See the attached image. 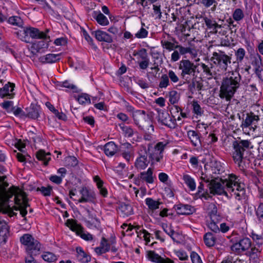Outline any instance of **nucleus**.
Masks as SVG:
<instances>
[{
  "mask_svg": "<svg viewBox=\"0 0 263 263\" xmlns=\"http://www.w3.org/2000/svg\"><path fill=\"white\" fill-rule=\"evenodd\" d=\"M147 258L151 261L155 263H174V261L167 257H162L154 251L147 252Z\"/></svg>",
  "mask_w": 263,
  "mask_h": 263,
  "instance_id": "412c9836",
  "label": "nucleus"
},
{
  "mask_svg": "<svg viewBox=\"0 0 263 263\" xmlns=\"http://www.w3.org/2000/svg\"><path fill=\"white\" fill-rule=\"evenodd\" d=\"M168 79H170L172 83H176L179 81V78L175 73L174 71L172 70H170L168 71L167 73Z\"/></svg>",
  "mask_w": 263,
  "mask_h": 263,
  "instance_id": "69168bd1",
  "label": "nucleus"
},
{
  "mask_svg": "<svg viewBox=\"0 0 263 263\" xmlns=\"http://www.w3.org/2000/svg\"><path fill=\"white\" fill-rule=\"evenodd\" d=\"M119 126L122 130L124 137L130 138L134 136L136 132L131 126H127L124 123H120Z\"/></svg>",
  "mask_w": 263,
  "mask_h": 263,
  "instance_id": "e433bc0d",
  "label": "nucleus"
},
{
  "mask_svg": "<svg viewBox=\"0 0 263 263\" xmlns=\"http://www.w3.org/2000/svg\"><path fill=\"white\" fill-rule=\"evenodd\" d=\"M187 135L194 146H201V138L200 134L195 130H190L187 132Z\"/></svg>",
  "mask_w": 263,
  "mask_h": 263,
  "instance_id": "b1692460",
  "label": "nucleus"
},
{
  "mask_svg": "<svg viewBox=\"0 0 263 263\" xmlns=\"http://www.w3.org/2000/svg\"><path fill=\"white\" fill-rule=\"evenodd\" d=\"M170 85V82L167 75L166 74H162L160 79L159 87L161 89L166 88Z\"/></svg>",
  "mask_w": 263,
  "mask_h": 263,
  "instance_id": "8fccbe9b",
  "label": "nucleus"
},
{
  "mask_svg": "<svg viewBox=\"0 0 263 263\" xmlns=\"http://www.w3.org/2000/svg\"><path fill=\"white\" fill-rule=\"evenodd\" d=\"M5 176H0V211L5 212V210L8 208L9 199L14 196L15 203L17 205L15 210H19L23 217L25 216L27 213L26 208L29 206L26 194L14 186L7 190L6 187L8 186V183L5 181Z\"/></svg>",
  "mask_w": 263,
  "mask_h": 263,
  "instance_id": "f257e3e1",
  "label": "nucleus"
},
{
  "mask_svg": "<svg viewBox=\"0 0 263 263\" xmlns=\"http://www.w3.org/2000/svg\"><path fill=\"white\" fill-rule=\"evenodd\" d=\"M211 61L218 67V71L225 73L227 71L228 64L231 63V57L225 54L223 51L214 52Z\"/></svg>",
  "mask_w": 263,
  "mask_h": 263,
  "instance_id": "0eeeda50",
  "label": "nucleus"
},
{
  "mask_svg": "<svg viewBox=\"0 0 263 263\" xmlns=\"http://www.w3.org/2000/svg\"><path fill=\"white\" fill-rule=\"evenodd\" d=\"M119 151L121 155L126 161L129 162L134 154L133 147L131 144L128 142L122 144Z\"/></svg>",
  "mask_w": 263,
  "mask_h": 263,
  "instance_id": "dca6fc26",
  "label": "nucleus"
},
{
  "mask_svg": "<svg viewBox=\"0 0 263 263\" xmlns=\"http://www.w3.org/2000/svg\"><path fill=\"white\" fill-rule=\"evenodd\" d=\"M77 260L81 263H87L90 261L91 257L80 247L76 249Z\"/></svg>",
  "mask_w": 263,
  "mask_h": 263,
  "instance_id": "393cba45",
  "label": "nucleus"
},
{
  "mask_svg": "<svg viewBox=\"0 0 263 263\" xmlns=\"http://www.w3.org/2000/svg\"><path fill=\"white\" fill-rule=\"evenodd\" d=\"M162 228L163 231L172 239L174 241H177V238L178 233L175 232L171 226L166 223H162Z\"/></svg>",
  "mask_w": 263,
  "mask_h": 263,
  "instance_id": "c9c22d12",
  "label": "nucleus"
},
{
  "mask_svg": "<svg viewBox=\"0 0 263 263\" xmlns=\"http://www.w3.org/2000/svg\"><path fill=\"white\" fill-rule=\"evenodd\" d=\"M148 31L141 27L140 30L135 34V37L138 39H144L146 38L148 35Z\"/></svg>",
  "mask_w": 263,
  "mask_h": 263,
  "instance_id": "e2e57ef3",
  "label": "nucleus"
},
{
  "mask_svg": "<svg viewBox=\"0 0 263 263\" xmlns=\"http://www.w3.org/2000/svg\"><path fill=\"white\" fill-rule=\"evenodd\" d=\"M169 102L174 105L177 104L180 99V94L176 90H171L167 95Z\"/></svg>",
  "mask_w": 263,
  "mask_h": 263,
  "instance_id": "ea45409f",
  "label": "nucleus"
},
{
  "mask_svg": "<svg viewBox=\"0 0 263 263\" xmlns=\"http://www.w3.org/2000/svg\"><path fill=\"white\" fill-rule=\"evenodd\" d=\"M253 240L256 243L258 247H260L263 244V236L257 234L254 232L251 233L250 235Z\"/></svg>",
  "mask_w": 263,
  "mask_h": 263,
  "instance_id": "5fc2aeb1",
  "label": "nucleus"
},
{
  "mask_svg": "<svg viewBox=\"0 0 263 263\" xmlns=\"http://www.w3.org/2000/svg\"><path fill=\"white\" fill-rule=\"evenodd\" d=\"M198 65L195 64L189 60H182L180 61L179 69L181 70L180 76L183 79L188 78V76H195Z\"/></svg>",
  "mask_w": 263,
  "mask_h": 263,
  "instance_id": "1a4fd4ad",
  "label": "nucleus"
},
{
  "mask_svg": "<svg viewBox=\"0 0 263 263\" xmlns=\"http://www.w3.org/2000/svg\"><path fill=\"white\" fill-rule=\"evenodd\" d=\"M252 242L250 238L244 237L231 246V250L234 253L240 254L248 250L251 247Z\"/></svg>",
  "mask_w": 263,
  "mask_h": 263,
  "instance_id": "4468645a",
  "label": "nucleus"
},
{
  "mask_svg": "<svg viewBox=\"0 0 263 263\" xmlns=\"http://www.w3.org/2000/svg\"><path fill=\"white\" fill-rule=\"evenodd\" d=\"M251 143L249 140L235 141L233 143V151L232 157L235 164L241 169H244L245 163L248 155L250 148H252Z\"/></svg>",
  "mask_w": 263,
  "mask_h": 263,
  "instance_id": "20e7f679",
  "label": "nucleus"
},
{
  "mask_svg": "<svg viewBox=\"0 0 263 263\" xmlns=\"http://www.w3.org/2000/svg\"><path fill=\"white\" fill-rule=\"evenodd\" d=\"M259 120L258 116L253 113L248 114L241 124V127L245 132L250 134L251 131L254 132L257 127V124Z\"/></svg>",
  "mask_w": 263,
  "mask_h": 263,
  "instance_id": "9b49d317",
  "label": "nucleus"
},
{
  "mask_svg": "<svg viewBox=\"0 0 263 263\" xmlns=\"http://www.w3.org/2000/svg\"><path fill=\"white\" fill-rule=\"evenodd\" d=\"M174 209L178 215H190L195 212L194 208L189 204L174 205Z\"/></svg>",
  "mask_w": 263,
  "mask_h": 263,
  "instance_id": "5701e85b",
  "label": "nucleus"
},
{
  "mask_svg": "<svg viewBox=\"0 0 263 263\" xmlns=\"http://www.w3.org/2000/svg\"><path fill=\"white\" fill-rule=\"evenodd\" d=\"M167 144L166 142H159L154 147L152 143L147 145V154L149 158L156 162H160L163 157V152Z\"/></svg>",
  "mask_w": 263,
  "mask_h": 263,
  "instance_id": "6e6552de",
  "label": "nucleus"
},
{
  "mask_svg": "<svg viewBox=\"0 0 263 263\" xmlns=\"http://www.w3.org/2000/svg\"><path fill=\"white\" fill-rule=\"evenodd\" d=\"M134 55L138 57L139 61H144L149 59L146 50L142 48L134 54Z\"/></svg>",
  "mask_w": 263,
  "mask_h": 263,
  "instance_id": "4d7b16f0",
  "label": "nucleus"
},
{
  "mask_svg": "<svg viewBox=\"0 0 263 263\" xmlns=\"http://www.w3.org/2000/svg\"><path fill=\"white\" fill-rule=\"evenodd\" d=\"M177 42L175 39L171 38L170 40L163 39L161 41V44L163 49H165L168 51L174 50L175 49H177L178 45Z\"/></svg>",
  "mask_w": 263,
  "mask_h": 263,
  "instance_id": "c85d7f7f",
  "label": "nucleus"
},
{
  "mask_svg": "<svg viewBox=\"0 0 263 263\" xmlns=\"http://www.w3.org/2000/svg\"><path fill=\"white\" fill-rule=\"evenodd\" d=\"M184 182L191 191H194L196 189V184L195 179L190 175L184 174L182 177Z\"/></svg>",
  "mask_w": 263,
  "mask_h": 263,
  "instance_id": "f704fd0d",
  "label": "nucleus"
},
{
  "mask_svg": "<svg viewBox=\"0 0 263 263\" xmlns=\"http://www.w3.org/2000/svg\"><path fill=\"white\" fill-rule=\"evenodd\" d=\"M203 20L207 28L211 30V32L214 34L219 33L221 35L224 34L223 32L221 33L220 31H218L219 29H221L222 28V26L217 24L215 20L204 17L203 18Z\"/></svg>",
  "mask_w": 263,
  "mask_h": 263,
  "instance_id": "aec40b11",
  "label": "nucleus"
},
{
  "mask_svg": "<svg viewBox=\"0 0 263 263\" xmlns=\"http://www.w3.org/2000/svg\"><path fill=\"white\" fill-rule=\"evenodd\" d=\"M119 210L123 217H128L134 213L132 206L128 204L124 203H122L120 204Z\"/></svg>",
  "mask_w": 263,
  "mask_h": 263,
  "instance_id": "4c0bfd02",
  "label": "nucleus"
},
{
  "mask_svg": "<svg viewBox=\"0 0 263 263\" xmlns=\"http://www.w3.org/2000/svg\"><path fill=\"white\" fill-rule=\"evenodd\" d=\"M8 23L13 26L23 28L24 22L21 17L18 16H12L8 20Z\"/></svg>",
  "mask_w": 263,
  "mask_h": 263,
  "instance_id": "a19ab883",
  "label": "nucleus"
},
{
  "mask_svg": "<svg viewBox=\"0 0 263 263\" xmlns=\"http://www.w3.org/2000/svg\"><path fill=\"white\" fill-rule=\"evenodd\" d=\"M66 165L72 167L75 166L78 164V160L74 156L67 157L65 159Z\"/></svg>",
  "mask_w": 263,
  "mask_h": 263,
  "instance_id": "0e129e2a",
  "label": "nucleus"
},
{
  "mask_svg": "<svg viewBox=\"0 0 263 263\" xmlns=\"http://www.w3.org/2000/svg\"><path fill=\"white\" fill-rule=\"evenodd\" d=\"M79 104L82 105H86L90 104V99L89 96L87 93H82L79 95L77 97H74Z\"/></svg>",
  "mask_w": 263,
  "mask_h": 263,
  "instance_id": "79ce46f5",
  "label": "nucleus"
},
{
  "mask_svg": "<svg viewBox=\"0 0 263 263\" xmlns=\"http://www.w3.org/2000/svg\"><path fill=\"white\" fill-rule=\"evenodd\" d=\"M209 208L211 209V211L209 212V216L210 219L218 220V216L217 214V209L214 204H210L209 205Z\"/></svg>",
  "mask_w": 263,
  "mask_h": 263,
  "instance_id": "13d9d810",
  "label": "nucleus"
},
{
  "mask_svg": "<svg viewBox=\"0 0 263 263\" xmlns=\"http://www.w3.org/2000/svg\"><path fill=\"white\" fill-rule=\"evenodd\" d=\"M261 56L257 53L254 55L252 59V65L255 68H258L261 66Z\"/></svg>",
  "mask_w": 263,
  "mask_h": 263,
  "instance_id": "6e6d98bb",
  "label": "nucleus"
},
{
  "mask_svg": "<svg viewBox=\"0 0 263 263\" xmlns=\"http://www.w3.org/2000/svg\"><path fill=\"white\" fill-rule=\"evenodd\" d=\"M132 117L134 123L138 128L143 124V122L149 117V115L143 110H136V111L133 112Z\"/></svg>",
  "mask_w": 263,
  "mask_h": 263,
  "instance_id": "f3484780",
  "label": "nucleus"
},
{
  "mask_svg": "<svg viewBox=\"0 0 263 263\" xmlns=\"http://www.w3.org/2000/svg\"><path fill=\"white\" fill-rule=\"evenodd\" d=\"M21 244L23 246L27 254L39 255L42 248V245L39 241L35 239L29 234H25L20 238Z\"/></svg>",
  "mask_w": 263,
  "mask_h": 263,
  "instance_id": "423d86ee",
  "label": "nucleus"
},
{
  "mask_svg": "<svg viewBox=\"0 0 263 263\" xmlns=\"http://www.w3.org/2000/svg\"><path fill=\"white\" fill-rule=\"evenodd\" d=\"M260 247H253L251 248L250 251L248 252V255L251 259H253L255 262H256L260 256L261 250Z\"/></svg>",
  "mask_w": 263,
  "mask_h": 263,
  "instance_id": "37998d69",
  "label": "nucleus"
},
{
  "mask_svg": "<svg viewBox=\"0 0 263 263\" xmlns=\"http://www.w3.org/2000/svg\"><path fill=\"white\" fill-rule=\"evenodd\" d=\"M197 194L200 197L204 198L205 199L207 198L208 194L206 192L204 191V184L202 182H200L199 183Z\"/></svg>",
  "mask_w": 263,
  "mask_h": 263,
  "instance_id": "680f3d73",
  "label": "nucleus"
},
{
  "mask_svg": "<svg viewBox=\"0 0 263 263\" xmlns=\"http://www.w3.org/2000/svg\"><path fill=\"white\" fill-rule=\"evenodd\" d=\"M201 3L205 8H206L213 6V7H212L211 8V10L212 12H214L216 10V6L217 5L216 0H201Z\"/></svg>",
  "mask_w": 263,
  "mask_h": 263,
  "instance_id": "de8ad7c7",
  "label": "nucleus"
},
{
  "mask_svg": "<svg viewBox=\"0 0 263 263\" xmlns=\"http://www.w3.org/2000/svg\"><path fill=\"white\" fill-rule=\"evenodd\" d=\"M203 239L206 247H212L218 242L216 235L212 232H207L203 235Z\"/></svg>",
  "mask_w": 263,
  "mask_h": 263,
  "instance_id": "bb28decb",
  "label": "nucleus"
},
{
  "mask_svg": "<svg viewBox=\"0 0 263 263\" xmlns=\"http://www.w3.org/2000/svg\"><path fill=\"white\" fill-rule=\"evenodd\" d=\"M139 156L135 162V166L137 170H143L148 166L149 161L147 159V150L145 146H141Z\"/></svg>",
  "mask_w": 263,
  "mask_h": 263,
  "instance_id": "f8f14e48",
  "label": "nucleus"
},
{
  "mask_svg": "<svg viewBox=\"0 0 263 263\" xmlns=\"http://www.w3.org/2000/svg\"><path fill=\"white\" fill-rule=\"evenodd\" d=\"M49 153H46L43 150H40L36 153V158L39 160L43 161L44 164L47 165L50 160Z\"/></svg>",
  "mask_w": 263,
  "mask_h": 263,
  "instance_id": "58836bf2",
  "label": "nucleus"
},
{
  "mask_svg": "<svg viewBox=\"0 0 263 263\" xmlns=\"http://www.w3.org/2000/svg\"><path fill=\"white\" fill-rule=\"evenodd\" d=\"M218 220L210 219L207 221L208 228L215 233L219 232V227L217 223Z\"/></svg>",
  "mask_w": 263,
  "mask_h": 263,
  "instance_id": "49530a36",
  "label": "nucleus"
},
{
  "mask_svg": "<svg viewBox=\"0 0 263 263\" xmlns=\"http://www.w3.org/2000/svg\"><path fill=\"white\" fill-rule=\"evenodd\" d=\"M222 183L212 180L210 189L214 194H226L228 192L231 197L238 200L243 198L245 196L244 184L239 182L238 177L233 174L229 175L228 179L221 180Z\"/></svg>",
  "mask_w": 263,
  "mask_h": 263,
  "instance_id": "f03ea898",
  "label": "nucleus"
},
{
  "mask_svg": "<svg viewBox=\"0 0 263 263\" xmlns=\"http://www.w3.org/2000/svg\"><path fill=\"white\" fill-rule=\"evenodd\" d=\"M118 149L117 145L112 141L107 143L104 147V152L107 156H112L117 153Z\"/></svg>",
  "mask_w": 263,
  "mask_h": 263,
  "instance_id": "72a5a7b5",
  "label": "nucleus"
},
{
  "mask_svg": "<svg viewBox=\"0 0 263 263\" xmlns=\"http://www.w3.org/2000/svg\"><path fill=\"white\" fill-rule=\"evenodd\" d=\"M145 203L148 207V213L152 216L158 215L156 210L159 208V206L162 204L158 200H154L152 198H147L145 200Z\"/></svg>",
  "mask_w": 263,
  "mask_h": 263,
  "instance_id": "6ab92c4d",
  "label": "nucleus"
},
{
  "mask_svg": "<svg viewBox=\"0 0 263 263\" xmlns=\"http://www.w3.org/2000/svg\"><path fill=\"white\" fill-rule=\"evenodd\" d=\"M81 198L78 200L79 203H95L96 199L95 192L86 187H83L80 190Z\"/></svg>",
  "mask_w": 263,
  "mask_h": 263,
  "instance_id": "2eb2a0df",
  "label": "nucleus"
},
{
  "mask_svg": "<svg viewBox=\"0 0 263 263\" xmlns=\"http://www.w3.org/2000/svg\"><path fill=\"white\" fill-rule=\"evenodd\" d=\"M49 29L45 32L41 31L39 29L32 27H24L22 30L17 31L16 34L17 37L22 41L30 43V38L34 39H49L47 34Z\"/></svg>",
  "mask_w": 263,
  "mask_h": 263,
  "instance_id": "39448f33",
  "label": "nucleus"
},
{
  "mask_svg": "<svg viewBox=\"0 0 263 263\" xmlns=\"http://www.w3.org/2000/svg\"><path fill=\"white\" fill-rule=\"evenodd\" d=\"M192 263H203L200 256L195 252H192L190 255Z\"/></svg>",
  "mask_w": 263,
  "mask_h": 263,
  "instance_id": "338daca9",
  "label": "nucleus"
},
{
  "mask_svg": "<svg viewBox=\"0 0 263 263\" xmlns=\"http://www.w3.org/2000/svg\"><path fill=\"white\" fill-rule=\"evenodd\" d=\"M91 16L100 25L106 26L109 24V21L107 17L99 11H93Z\"/></svg>",
  "mask_w": 263,
  "mask_h": 263,
  "instance_id": "cd10ccee",
  "label": "nucleus"
},
{
  "mask_svg": "<svg viewBox=\"0 0 263 263\" xmlns=\"http://www.w3.org/2000/svg\"><path fill=\"white\" fill-rule=\"evenodd\" d=\"M42 258L48 262H54L57 259V256L53 253L46 252L42 255Z\"/></svg>",
  "mask_w": 263,
  "mask_h": 263,
  "instance_id": "603ef678",
  "label": "nucleus"
},
{
  "mask_svg": "<svg viewBox=\"0 0 263 263\" xmlns=\"http://www.w3.org/2000/svg\"><path fill=\"white\" fill-rule=\"evenodd\" d=\"M245 55L246 51L242 48H239L236 51H235V55L236 57V61L237 62V63L242 62Z\"/></svg>",
  "mask_w": 263,
  "mask_h": 263,
  "instance_id": "3c124183",
  "label": "nucleus"
},
{
  "mask_svg": "<svg viewBox=\"0 0 263 263\" xmlns=\"http://www.w3.org/2000/svg\"><path fill=\"white\" fill-rule=\"evenodd\" d=\"M177 47L181 55L189 53L193 59L196 58L197 56V51L194 48L191 47H183L181 45H178Z\"/></svg>",
  "mask_w": 263,
  "mask_h": 263,
  "instance_id": "2f4dec72",
  "label": "nucleus"
},
{
  "mask_svg": "<svg viewBox=\"0 0 263 263\" xmlns=\"http://www.w3.org/2000/svg\"><path fill=\"white\" fill-rule=\"evenodd\" d=\"M140 181L146 184H153L156 179L154 175L153 169L149 167L146 171L141 172L138 175Z\"/></svg>",
  "mask_w": 263,
  "mask_h": 263,
  "instance_id": "a211bd4d",
  "label": "nucleus"
},
{
  "mask_svg": "<svg viewBox=\"0 0 263 263\" xmlns=\"http://www.w3.org/2000/svg\"><path fill=\"white\" fill-rule=\"evenodd\" d=\"M93 180L96 183L99 190L100 194L104 197H106L108 194V192L107 189L103 186L104 182L103 180L98 175L95 176L93 177Z\"/></svg>",
  "mask_w": 263,
  "mask_h": 263,
  "instance_id": "473e14b6",
  "label": "nucleus"
},
{
  "mask_svg": "<svg viewBox=\"0 0 263 263\" xmlns=\"http://www.w3.org/2000/svg\"><path fill=\"white\" fill-rule=\"evenodd\" d=\"M66 225L71 230L75 232L76 234L80 236L82 239L90 241L93 239V236L91 234L84 231V228L80 224H79L74 219H68L66 221Z\"/></svg>",
  "mask_w": 263,
  "mask_h": 263,
  "instance_id": "9d476101",
  "label": "nucleus"
},
{
  "mask_svg": "<svg viewBox=\"0 0 263 263\" xmlns=\"http://www.w3.org/2000/svg\"><path fill=\"white\" fill-rule=\"evenodd\" d=\"M157 120L159 123L172 129L177 126L176 119L173 118L167 111H160L158 112Z\"/></svg>",
  "mask_w": 263,
  "mask_h": 263,
  "instance_id": "ddd939ff",
  "label": "nucleus"
},
{
  "mask_svg": "<svg viewBox=\"0 0 263 263\" xmlns=\"http://www.w3.org/2000/svg\"><path fill=\"white\" fill-rule=\"evenodd\" d=\"M116 117L119 120L123 122V123L129 124L131 122L130 118L125 113L119 112L117 115Z\"/></svg>",
  "mask_w": 263,
  "mask_h": 263,
  "instance_id": "052dcab7",
  "label": "nucleus"
},
{
  "mask_svg": "<svg viewBox=\"0 0 263 263\" xmlns=\"http://www.w3.org/2000/svg\"><path fill=\"white\" fill-rule=\"evenodd\" d=\"M192 106L193 107V112L195 115L199 116H201L203 115L204 111L197 101L194 100L192 102Z\"/></svg>",
  "mask_w": 263,
  "mask_h": 263,
  "instance_id": "09e8293b",
  "label": "nucleus"
},
{
  "mask_svg": "<svg viewBox=\"0 0 263 263\" xmlns=\"http://www.w3.org/2000/svg\"><path fill=\"white\" fill-rule=\"evenodd\" d=\"M14 86V84L10 82L5 84L3 88L0 89V98H12L14 95L13 92Z\"/></svg>",
  "mask_w": 263,
  "mask_h": 263,
  "instance_id": "4be33fe9",
  "label": "nucleus"
},
{
  "mask_svg": "<svg viewBox=\"0 0 263 263\" xmlns=\"http://www.w3.org/2000/svg\"><path fill=\"white\" fill-rule=\"evenodd\" d=\"M182 111V109L178 105L174 104L171 108V114L172 116L171 117L174 119H176L175 117L179 115L180 111Z\"/></svg>",
  "mask_w": 263,
  "mask_h": 263,
  "instance_id": "774afa93",
  "label": "nucleus"
},
{
  "mask_svg": "<svg viewBox=\"0 0 263 263\" xmlns=\"http://www.w3.org/2000/svg\"><path fill=\"white\" fill-rule=\"evenodd\" d=\"M45 40L44 39V40L34 42L32 45V48L36 50L37 52H40L42 49L47 48L48 43V41H45Z\"/></svg>",
  "mask_w": 263,
  "mask_h": 263,
  "instance_id": "c03bdc74",
  "label": "nucleus"
},
{
  "mask_svg": "<svg viewBox=\"0 0 263 263\" xmlns=\"http://www.w3.org/2000/svg\"><path fill=\"white\" fill-rule=\"evenodd\" d=\"M143 130L145 133L152 134L154 132V126L153 121L149 117L139 128Z\"/></svg>",
  "mask_w": 263,
  "mask_h": 263,
  "instance_id": "7c9ffc66",
  "label": "nucleus"
},
{
  "mask_svg": "<svg viewBox=\"0 0 263 263\" xmlns=\"http://www.w3.org/2000/svg\"><path fill=\"white\" fill-rule=\"evenodd\" d=\"M95 37L96 39L100 42H105L110 43L112 42L111 36L106 32L101 30H97L95 31Z\"/></svg>",
  "mask_w": 263,
  "mask_h": 263,
  "instance_id": "c756f323",
  "label": "nucleus"
},
{
  "mask_svg": "<svg viewBox=\"0 0 263 263\" xmlns=\"http://www.w3.org/2000/svg\"><path fill=\"white\" fill-rule=\"evenodd\" d=\"M140 226H137L135 227V229H136L137 231L136 232L138 234H141L142 233L144 234L143 237L145 241L148 243L150 242V233H148L146 230L145 229H140Z\"/></svg>",
  "mask_w": 263,
  "mask_h": 263,
  "instance_id": "bf43d9fd",
  "label": "nucleus"
},
{
  "mask_svg": "<svg viewBox=\"0 0 263 263\" xmlns=\"http://www.w3.org/2000/svg\"><path fill=\"white\" fill-rule=\"evenodd\" d=\"M238 66L235 69L228 72V76L223 79L220 87V97L230 101L236 90L240 86L241 77L239 73Z\"/></svg>",
  "mask_w": 263,
  "mask_h": 263,
  "instance_id": "7ed1b4c3",
  "label": "nucleus"
},
{
  "mask_svg": "<svg viewBox=\"0 0 263 263\" xmlns=\"http://www.w3.org/2000/svg\"><path fill=\"white\" fill-rule=\"evenodd\" d=\"M60 54L49 53L39 58L40 62L43 64L55 63L60 60Z\"/></svg>",
  "mask_w": 263,
  "mask_h": 263,
  "instance_id": "a878e982",
  "label": "nucleus"
},
{
  "mask_svg": "<svg viewBox=\"0 0 263 263\" xmlns=\"http://www.w3.org/2000/svg\"><path fill=\"white\" fill-rule=\"evenodd\" d=\"M232 16L235 21L239 22L244 18L245 14L242 9L240 8H237L233 12Z\"/></svg>",
  "mask_w": 263,
  "mask_h": 263,
  "instance_id": "864d4df0",
  "label": "nucleus"
},
{
  "mask_svg": "<svg viewBox=\"0 0 263 263\" xmlns=\"http://www.w3.org/2000/svg\"><path fill=\"white\" fill-rule=\"evenodd\" d=\"M40 108L38 106H31L27 112V116L32 119H37L39 117Z\"/></svg>",
  "mask_w": 263,
  "mask_h": 263,
  "instance_id": "a18cd8bd",
  "label": "nucleus"
}]
</instances>
